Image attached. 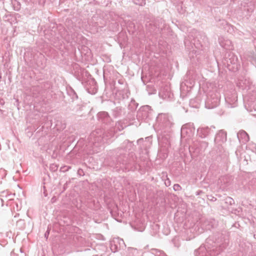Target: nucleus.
<instances>
[{
	"label": "nucleus",
	"instance_id": "f257e3e1",
	"mask_svg": "<svg viewBox=\"0 0 256 256\" xmlns=\"http://www.w3.org/2000/svg\"><path fill=\"white\" fill-rule=\"evenodd\" d=\"M104 134L102 129L98 128L93 131L90 135L88 140L90 144L94 146L96 148L100 146L104 142V139L106 140L113 137L114 133L112 130L107 134H105L104 136H102Z\"/></svg>",
	"mask_w": 256,
	"mask_h": 256
},
{
	"label": "nucleus",
	"instance_id": "f03ea898",
	"mask_svg": "<svg viewBox=\"0 0 256 256\" xmlns=\"http://www.w3.org/2000/svg\"><path fill=\"white\" fill-rule=\"evenodd\" d=\"M220 96L217 92L208 93L206 100L205 105L208 109L214 108L216 107L220 104Z\"/></svg>",
	"mask_w": 256,
	"mask_h": 256
},
{
	"label": "nucleus",
	"instance_id": "7ed1b4c3",
	"mask_svg": "<svg viewBox=\"0 0 256 256\" xmlns=\"http://www.w3.org/2000/svg\"><path fill=\"white\" fill-rule=\"evenodd\" d=\"M156 120L159 126L163 128H169L172 125V118L168 114H160Z\"/></svg>",
	"mask_w": 256,
	"mask_h": 256
},
{
	"label": "nucleus",
	"instance_id": "20e7f679",
	"mask_svg": "<svg viewBox=\"0 0 256 256\" xmlns=\"http://www.w3.org/2000/svg\"><path fill=\"white\" fill-rule=\"evenodd\" d=\"M229 58L227 60V66L230 70L236 71L238 69V58L234 54L229 55Z\"/></svg>",
	"mask_w": 256,
	"mask_h": 256
},
{
	"label": "nucleus",
	"instance_id": "39448f33",
	"mask_svg": "<svg viewBox=\"0 0 256 256\" xmlns=\"http://www.w3.org/2000/svg\"><path fill=\"white\" fill-rule=\"evenodd\" d=\"M158 94L164 100L170 99L172 96L170 88L167 86L160 88Z\"/></svg>",
	"mask_w": 256,
	"mask_h": 256
},
{
	"label": "nucleus",
	"instance_id": "423d86ee",
	"mask_svg": "<svg viewBox=\"0 0 256 256\" xmlns=\"http://www.w3.org/2000/svg\"><path fill=\"white\" fill-rule=\"evenodd\" d=\"M150 107L148 106H142L137 112V116L138 118L144 120L149 116Z\"/></svg>",
	"mask_w": 256,
	"mask_h": 256
},
{
	"label": "nucleus",
	"instance_id": "0eeeda50",
	"mask_svg": "<svg viewBox=\"0 0 256 256\" xmlns=\"http://www.w3.org/2000/svg\"><path fill=\"white\" fill-rule=\"evenodd\" d=\"M226 140V133L223 130H220L216 134L214 142L216 144L220 145Z\"/></svg>",
	"mask_w": 256,
	"mask_h": 256
},
{
	"label": "nucleus",
	"instance_id": "6e6552de",
	"mask_svg": "<svg viewBox=\"0 0 256 256\" xmlns=\"http://www.w3.org/2000/svg\"><path fill=\"white\" fill-rule=\"evenodd\" d=\"M218 42L220 46L226 50H232L233 46L232 42L223 36H220L218 38Z\"/></svg>",
	"mask_w": 256,
	"mask_h": 256
},
{
	"label": "nucleus",
	"instance_id": "1a4fd4ad",
	"mask_svg": "<svg viewBox=\"0 0 256 256\" xmlns=\"http://www.w3.org/2000/svg\"><path fill=\"white\" fill-rule=\"evenodd\" d=\"M237 137L240 142L243 144H246L250 140L248 134L243 130L238 132L237 134Z\"/></svg>",
	"mask_w": 256,
	"mask_h": 256
},
{
	"label": "nucleus",
	"instance_id": "9d476101",
	"mask_svg": "<svg viewBox=\"0 0 256 256\" xmlns=\"http://www.w3.org/2000/svg\"><path fill=\"white\" fill-rule=\"evenodd\" d=\"M210 131L208 128H199L198 130V134L200 138H204L208 135Z\"/></svg>",
	"mask_w": 256,
	"mask_h": 256
},
{
	"label": "nucleus",
	"instance_id": "9b49d317",
	"mask_svg": "<svg viewBox=\"0 0 256 256\" xmlns=\"http://www.w3.org/2000/svg\"><path fill=\"white\" fill-rule=\"evenodd\" d=\"M195 256H208L207 250L204 246H200L194 252Z\"/></svg>",
	"mask_w": 256,
	"mask_h": 256
},
{
	"label": "nucleus",
	"instance_id": "f8f14e48",
	"mask_svg": "<svg viewBox=\"0 0 256 256\" xmlns=\"http://www.w3.org/2000/svg\"><path fill=\"white\" fill-rule=\"evenodd\" d=\"M98 118L103 122H106L109 118L108 112H102L98 114Z\"/></svg>",
	"mask_w": 256,
	"mask_h": 256
},
{
	"label": "nucleus",
	"instance_id": "ddd939ff",
	"mask_svg": "<svg viewBox=\"0 0 256 256\" xmlns=\"http://www.w3.org/2000/svg\"><path fill=\"white\" fill-rule=\"evenodd\" d=\"M118 162H119L120 164H122L123 165H126L129 164V161L128 160L126 156H120L118 157Z\"/></svg>",
	"mask_w": 256,
	"mask_h": 256
},
{
	"label": "nucleus",
	"instance_id": "4468645a",
	"mask_svg": "<svg viewBox=\"0 0 256 256\" xmlns=\"http://www.w3.org/2000/svg\"><path fill=\"white\" fill-rule=\"evenodd\" d=\"M116 243H118L119 246H120L121 247H122V246L121 245L124 244V240L122 239L116 238L115 240H114L112 241V242L111 244V250H113L112 248H113L114 246H116Z\"/></svg>",
	"mask_w": 256,
	"mask_h": 256
},
{
	"label": "nucleus",
	"instance_id": "2eb2a0df",
	"mask_svg": "<svg viewBox=\"0 0 256 256\" xmlns=\"http://www.w3.org/2000/svg\"><path fill=\"white\" fill-rule=\"evenodd\" d=\"M16 226L19 229H22L24 228L25 222L24 220H20L16 222Z\"/></svg>",
	"mask_w": 256,
	"mask_h": 256
},
{
	"label": "nucleus",
	"instance_id": "dca6fc26",
	"mask_svg": "<svg viewBox=\"0 0 256 256\" xmlns=\"http://www.w3.org/2000/svg\"><path fill=\"white\" fill-rule=\"evenodd\" d=\"M200 150H204L208 146V144L204 141H200L198 142Z\"/></svg>",
	"mask_w": 256,
	"mask_h": 256
},
{
	"label": "nucleus",
	"instance_id": "f3484780",
	"mask_svg": "<svg viewBox=\"0 0 256 256\" xmlns=\"http://www.w3.org/2000/svg\"><path fill=\"white\" fill-rule=\"evenodd\" d=\"M134 2L138 5L142 6L146 4L145 0H133Z\"/></svg>",
	"mask_w": 256,
	"mask_h": 256
},
{
	"label": "nucleus",
	"instance_id": "a211bd4d",
	"mask_svg": "<svg viewBox=\"0 0 256 256\" xmlns=\"http://www.w3.org/2000/svg\"><path fill=\"white\" fill-rule=\"evenodd\" d=\"M58 166L56 164H50V168L51 170L53 171V172H55L56 170H58Z\"/></svg>",
	"mask_w": 256,
	"mask_h": 256
},
{
	"label": "nucleus",
	"instance_id": "6ab92c4d",
	"mask_svg": "<svg viewBox=\"0 0 256 256\" xmlns=\"http://www.w3.org/2000/svg\"><path fill=\"white\" fill-rule=\"evenodd\" d=\"M118 243H116V246H114L112 248L113 250H112L114 252L118 251L120 249L121 246H119V244L118 245Z\"/></svg>",
	"mask_w": 256,
	"mask_h": 256
},
{
	"label": "nucleus",
	"instance_id": "aec40b11",
	"mask_svg": "<svg viewBox=\"0 0 256 256\" xmlns=\"http://www.w3.org/2000/svg\"><path fill=\"white\" fill-rule=\"evenodd\" d=\"M218 246L219 249L218 250L216 254H218L219 252H220V251H222L224 248H225V247L226 246V244H220L218 245Z\"/></svg>",
	"mask_w": 256,
	"mask_h": 256
},
{
	"label": "nucleus",
	"instance_id": "412c9836",
	"mask_svg": "<svg viewBox=\"0 0 256 256\" xmlns=\"http://www.w3.org/2000/svg\"><path fill=\"white\" fill-rule=\"evenodd\" d=\"M236 98L234 96V98L232 99V100H230V98L228 97V96H226V97L225 98V100H226L228 102H230V103L231 102H235L236 100Z\"/></svg>",
	"mask_w": 256,
	"mask_h": 256
},
{
	"label": "nucleus",
	"instance_id": "4be33fe9",
	"mask_svg": "<svg viewBox=\"0 0 256 256\" xmlns=\"http://www.w3.org/2000/svg\"><path fill=\"white\" fill-rule=\"evenodd\" d=\"M174 190L175 191H178L181 190V187L178 184H174Z\"/></svg>",
	"mask_w": 256,
	"mask_h": 256
},
{
	"label": "nucleus",
	"instance_id": "5701e85b",
	"mask_svg": "<svg viewBox=\"0 0 256 256\" xmlns=\"http://www.w3.org/2000/svg\"><path fill=\"white\" fill-rule=\"evenodd\" d=\"M226 202H229L230 204L234 203V200L230 197L227 198H226Z\"/></svg>",
	"mask_w": 256,
	"mask_h": 256
},
{
	"label": "nucleus",
	"instance_id": "b1692460",
	"mask_svg": "<svg viewBox=\"0 0 256 256\" xmlns=\"http://www.w3.org/2000/svg\"><path fill=\"white\" fill-rule=\"evenodd\" d=\"M64 168H66V170H63L62 171L66 172V171H68V169L70 168V167L68 166H64L63 167H62L61 169Z\"/></svg>",
	"mask_w": 256,
	"mask_h": 256
},
{
	"label": "nucleus",
	"instance_id": "393cba45",
	"mask_svg": "<svg viewBox=\"0 0 256 256\" xmlns=\"http://www.w3.org/2000/svg\"><path fill=\"white\" fill-rule=\"evenodd\" d=\"M120 122H118V124H116V126H117L118 128V130H122L124 129V128H123V127H122V128H119V126H120Z\"/></svg>",
	"mask_w": 256,
	"mask_h": 256
},
{
	"label": "nucleus",
	"instance_id": "a878e982",
	"mask_svg": "<svg viewBox=\"0 0 256 256\" xmlns=\"http://www.w3.org/2000/svg\"><path fill=\"white\" fill-rule=\"evenodd\" d=\"M49 234V232L47 230L44 234V236L47 238Z\"/></svg>",
	"mask_w": 256,
	"mask_h": 256
},
{
	"label": "nucleus",
	"instance_id": "bb28decb",
	"mask_svg": "<svg viewBox=\"0 0 256 256\" xmlns=\"http://www.w3.org/2000/svg\"><path fill=\"white\" fill-rule=\"evenodd\" d=\"M4 104V102L3 100H0V104Z\"/></svg>",
	"mask_w": 256,
	"mask_h": 256
},
{
	"label": "nucleus",
	"instance_id": "cd10ccee",
	"mask_svg": "<svg viewBox=\"0 0 256 256\" xmlns=\"http://www.w3.org/2000/svg\"><path fill=\"white\" fill-rule=\"evenodd\" d=\"M167 186H168L170 185V181H168V182H167V184L166 182H165Z\"/></svg>",
	"mask_w": 256,
	"mask_h": 256
},
{
	"label": "nucleus",
	"instance_id": "c85d7f7f",
	"mask_svg": "<svg viewBox=\"0 0 256 256\" xmlns=\"http://www.w3.org/2000/svg\"><path fill=\"white\" fill-rule=\"evenodd\" d=\"M167 186H168L170 185V181H168V182H167V184L166 182H165Z\"/></svg>",
	"mask_w": 256,
	"mask_h": 256
},
{
	"label": "nucleus",
	"instance_id": "c756f323",
	"mask_svg": "<svg viewBox=\"0 0 256 256\" xmlns=\"http://www.w3.org/2000/svg\"><path fill=\"white\" fill-rule=\"evenodd\" d=\"M226 177L225 176H222L220 178V180H224L225 179Z\"/></svg>",
	"mask_w": 256,
	"mask_h": 256
},
{
	"label": "nucleus",
	"instance_id": "7c9ffc66",
	"mask_svg": "<svg viewBox=\"0 0 256 256\" xmlns=\"http://www.w3.org/2000/svg\"><path fill=\"white\" fill-rule=\"evenodd\" d=\"M239 86H241V84L240 82L239 83ZM242 88H244L243 86H242Z\"/></svg>",
	"mask_w": 256,
	"mask_h": 256
},
{
	"label": "nucleus",
	"instance_id": "2f4dec72",
	"mask_svg": "<svg viewBox=\"0 0 256 256\" xmlns=\"http://www.w3.org/2000/svg\"><path fill=\"white\" fill-rule=\"evenodd\" d=\"M184 128H182V133L184 131Z\"/></svg>",
	"mask_w": 256,
	"mask_h": 256
},
{
	"label": "nucleus",
	"instance_id": "473e14b6",
	"mask_svg": "<svg viewBox=\"0 0 256 256\" xmlns=\"http://www.w3.org/2000/svg\"><path fill=\"white\" fill-rule=\"evenodd\" d=\"M60 170H61L62 171L63 170H66V168H62V169L60 168Z\"/></svg>",
	"mask_w": 256,
	"mask_h": 256
},
{
	"label": "nucleus",
	"instance_id": "72a5a7b5",
	"mask_svg": "<svg viewBox=\"0 0 256 256\" xmlns=\"http://www.w3.org/2000/svg\"><path fill=\"white\" fill-rule=\"evenodd\" d=\"M19 216V214H18V215H16V216H14V218H16V216Z\"/></svg>",
	"mask_w": 256,
	"mask_h": 256
},
{
	"label": "nucleus",
	"instance_id": "f704fd0d",
	"mask_svg": "<svg viewBox=\"0 0 256 256\" xmlns=\"http://www.w3.org/2000/svg\"><path fill=\"white\" fill-rule=\"evenodd\" d=\"M19 216V214H18V215H16V216H14V218H16V216Z\"/></svg>",
	"mask_w": 256,
	"mask_h": 256
},
{
	"label": "nucleus",
	"instance_id": "c9c22d12",
	"mask_svg": "<svg viewBox=\"0 0 256 256\" xmlns=\"http://www.w3.org/2000/svg\"><path fill=\"white\" fill-rule=\"evenodd\" d=\"M14 252H12L11 253V255H12V254H13V253H14Z\"/></svg>",
	"mask_w": 256,
	"mask_h": 256
},
{
	"label": "nucleus",
	"instance_id": "e433bc0d",
	"mask_svg": "<svg viewBox=\"0 0 256 256\" xmlns=\"http://www.w3.org/2000/svg\"><path fill=\"white\" fill-rule=\"evenodd\" d=\"M118 82H119L120 84H122V83H121V82H120V80H118Z\"/></svg>",
	"mask_w": 256,
	"mask_h": 256
},
{
	"label": "nucleus",
	"instance_id": "4c0bfd02",
	"mask_svg": "<svg viewBox=\"0 0 256 256\" xmlns=\"http://www.w3.org/2000/svg\"><path fill=\"white\" fill-rule=\"evenodd\" d=\"M210 254L212 255V256H214L215 255V254Z\"/></svg>",
	"mask_w": 256,
	"mask_h": 256
},
{
	"label": "nucleus",
	"instance_id": "58836bf2",
	"mask_svg": "<svg viewBox=\"0 0 256 256\" xmlns=\"http://www.w3.org/2000/svg\"><path fill=\"white\" fill-rule=\"evenodd\" d=\"M142 139H139L138 142H140Z\"/></svg>",
	"mask_w": 256,
	"mask_h": 256
}]
</instances>
